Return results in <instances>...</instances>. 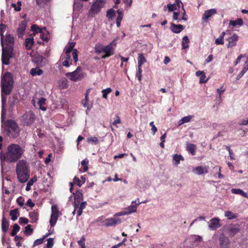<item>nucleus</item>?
Masks as SVG:
<instances>
[{"label":"nucleus","instance_id":"obj_1","mask_svg":"<svg viewBox=\"0 0 248 248\" xmlns=\"http://www.w3.org/2000/svg\"><path fill=\"white\" fill-rule=\"evenodd\" d=\"M13 76L10 72H6L1 77V128L3 132L11 138L17 137L20 132L19 127L14 121L9 120L5 122L3 121L6 114L4 108L6 96L10 94L13 87Z\"/></svg>","mask_w":248,"mask_h":248},{"label":"nucleus","instance_id":"obj_2","mask_svg":"<svg viewBox=\"0 0 248 248\" xmlns=\"http://www.w3.org/2000/svg\"><path fill=\"white\" fill-rule=\"evenodd\" d=\"M25 150L23 147L17 144L12 143L8 146L6 151L0 152L1 172H3L4 162L13 163L20 159L24 154Z\"/></svg>","mask_w":248,"mask_h":248},{"label":"nucleus","instance_id":"obj_3","mask_svg":"<svg viewBox=\"0 0 248 248\" xmlns=\"http://www.w3.org/2000/svg\"><path fill=\"white\" fill-rule=\"evenodd\" d=\"M5 46H4L3 39H1L2 46L1 60L3 64L8 65L9 64V59L13 57L12 52L14 43V37L10 34L7 35L5 37Z\"/></svg>","mask_w":248,"mask_h":248},{"label":"nucleus","instance_id":"obj_4","mask_svg":"<svg viewBox=\"0 0 248 248\" xmlns=\"http://www.w3.org/2000/svg\"><path fill=\"white\" fill-rule=\"evenodd\" d=\"M16 171L20 183H24L28 181L30 177V166L25 160L21 159L17 162Z\"/></svg>","mask_w":248,"mask_h":248},{"label":"nucleus","instance_id":"obj_5","mask_svg":"<svg viewBox=\"0 0 248 248\" xmlns=\"http://www.w3.org/2000/svg\"><path fill=\"white\" fill-rule=\"evenodd\" d=\"M118 40V37L115 38L111 43L107 46H103V53L105 54L102 57V59H105L114 54V49L117 45V41Z\"/></svg>","mask_w":248,"mask_h":248},{"label":"nucleus","instance_id":"obj_6","mask_svg":"<svg viewBox=\"0 0 248 248\" xmlns=\"http://www.w3.org/2000/svg\"><path fill=\"white\" fill-rule=\"evenodd\" d=\"M65 76L73 81L80 80L84 78L82 69L79 66L74 71L66 73Z\"/></svg>","mask_w":248,"mask_h":248},{"label":"nucleus","instance_id":"obj_7","mask_svg":"<svg viewBox=\"0 0 248 248\" xmlns=\"http://www.w3.org/2000/svg\"><path fill=\"white\" fill-rule=\"evenodd\" d=\"M35 119L34 114L31 111L26 112L22 116V123L24 125L29 126L34 123Z\"/></svg>","mask_w":248,"mask_h":248},{"label":"nucleus","instance_id":"obj_8","mask_svg":"<svg viewBox=\"0 0 248 248\" xmlns=\"http://www.w3.org/2000/svg\"><path fill=\"white\" fill-rule=\"evenodd\" d=\"M106 0H96L92 5L90 13L92 15L98 14L104 6Z\"/></svg>","mask_w":248,"mask_h":248},{"label":"nucleus","instance_id":"obj_9","mask_svg":"<svg viewBox=\"0 0 248 248\" xmlns=\"http://www.w3.org/2000/svg\"><path fill=\"white\" fill-rule=\"evenodd\" d=\"M60 214V213L57 205H53L51 206V214L49 220L51 227H53L55 225Z\"/></svg>","mask_w":248,"mask_h":248},{"label":"nucleus","instance_id":"obj_10","mask_svg":"<svg viewBox=\"0 0 248 248\" xmlns=\"http://www.w3.org/2000/svg\"><path fill=\"white\" fill-rule=\"evenodd\" d=\"M121 220L120 218L114 217H113L105 219L103 221L102 223L103 225L105 226L109 227L115 226L117 224L121 223Z\"/></svg>","mask_w":248,"mask_h":248},{"label":"nucleus","instance_id":"obj_11","mask_svg":"<svg viewBox=\"0 0 248 248\" xmlns=\"http://www.w3.org/2000/svg\"><path fill=\"white\" fill-rule=\"evenodd\" d=\"M219 219L217 217H215L211 219L208 222V227L211 230H216L220 227L219 223Z\"/></svg>","mask_w":248,"mask_h":248},{"label":"nucleus","instance_id":"obj_12","mask_svg":"<svg viewBox=\"0 0 248 248\" xmlns=\"http://www.w3.org/2000/svg\"><path fill=\"white\" fill-rule=\"evenodd\" d=\"M238 39V36L236 34H233L232 36L229 37L227 39L228 41L227 47L230 48L235 46L236 45Z\"/></svg>","mask_w":248,"mask_h":248},{"label":"nucleus","instance_id":"obj_13","mask_svg":"<svg viewBox=\"0 0 248 248\" xmlns=\"http://www.w3.org/2000/svg\"><path fill=\"white\" fill-rule=\"evenodd\" d=\"M193 172L197 175H202L204 173H207L208 172V167L198 166L194 168L192 170Z\"/></svg>","mask_w":248,"mask_h":248},{"label":"nucleus","instance_id":"obj_14","mask_svg":"<svg viewBox=\"0 0 248 248\" xmlns=\"http://www.w3.org/2000/svg\"><path fill=\"white\" fill-rule=\"evenodd\" d=\"M217 13V10L216 9H212L210 10H206L204 12V14L202 15V19L206 21L208 20V19L211 17L213 15L216 14Z\"/></svg>","mask_w":248,"mask_h":248},{"label":"nucleus","instance_id":"obj_15","mask_svg":"<svg viewBox=\"0 0 248 248\" xmlns=\"http://www.w3.org/2000/svg\"><path fill=\"white\" fill-rule=\"evenodd\" d=\"M226 230L230 235H234L239 232V226L237 225H231L228 226Z\"/></svg>","mask_w":248,"mask_h":248},{"label":"nucleus","instance_id":"obj_16","mask_svg":"<svg viewBox=\"0 0 248 248\" xmlns=\"http://www.w3.org/2000/svg\"><path fill=\"white\" fill-rule=\"evenodd\" d=\"M142 202H139L138 203H136V201H133L132 204L125 209V211L127 213V215L130 214L132 213H135L137 211V208L138 205L141 204Z\"/></svg>","mask_w":248,"mask_h":248},{"label":"nucleus","instance_id":"obj_17","mask_svg":"<svg viewBox=\"0 0 248 248\" xmlns=\"http://www.w3.org/2000/svg\"><path fill=\"white\" fill-rule=\"evenodd\" d=\"M26 23L24 21L21 22L19 24L17 30V32L19 38H22L25 31L26 29Z\"/></svg>","mask_w":248,"mask_h":248},{"label":"nucleus","instance_id":"obj_18","mask_svg":"<svg viewBox=\"0 0 248 248\" xmlns=\"http://www.w3.org/2000/svg\"><path fill=\"white\" fill-rule=\"evenodd\" d=\"M33 61L38 65H45L46 63V59L40 54H37L35 56Z\"/></svg>","mask_w":248,"mask_h":248},{"label":"nucleus","instance_id":"obj_19","mask_svg":"<svg viewBox=\"0 0 248 248\" xmlns=\"http://www.w3.org/2000/svg\"><path fill=\"white\" fill-rule=\"evenodd\" d=\"M171 31L176 33H180L184 29V27L182 25H176L174 23H171Z\"/></svg>","mask_w":248,"mask_h":248},{"label":"nucleus","instance_id":"obj_20","mask_svg":"<svg viewBox=\"0 0 248 248\" xmlns=\"http://www.w3.org/2000/svg\"><path fill=\"white\" fill-rule=\"evenodd\" d=\"M220 245L222 248H226L229 244V239L223 234L220 235L219 238Z\"/></svg>","mask_w":248,"mask_h":248},{"label":"nucleus","instance_id":"obj_21","mask_svg":"<svg viewBox=\"0 0 248 248\" xmlns=\"http://www.w3.org/2000/svg\"><path fill=\"white\" fill-rule=\"evenodd\" d=\"M193 118H194L193 115H188L182 118L179 121L178 125L180 126L183 124H184L190 122Z\"/></svg>","mask_w":248,"mask_h":248},{"label":"nucleus","instance_id":"obj_22","mask_svg":"<svg viewBox=\"0 0 248 248\" xmlns=\"http://www.w3.org/2000/svg\"><path fill=\"white\" fill-rule=\"evenodd\" d=\"M9 222L7 220L5 217L3 216L1 223V229L2 232H6L9 228Z\"/></svg>","mask_w":248,"mask_h":248},{"label":"nucleus","instance_id":"obj_23","mask_svg":"<svg viewBox=\"0 0 248 248\" xmlns=\"http://www.w3.org/2000/svg\"><path fill=\"white\" fill-rule=\"evenodd\" d=\"M43 73V70L40 69L39 67L31 68L30 70V74L32 76H34L36 75L40 76Z\"/></svg>","mask_w":248,"mask_h":248},{"label":"nucleus","instance_id":"obj_24","mask_svg":"<svg viewBox=\"0 0 248 248\" xmlns=\"http://www.w3.org/2000/svg\"><path fill=\"white\" fill-rule=\"evenodd\" d=\"M184 160V157L180 155L175 154L173 155V161L174 162V164L176 166L180 164L181 160Z\"/></svg>","mask_w":248,"mask_h":248},{"label":"nucleus","instance_id":"obj_25","mask_svg":"<svg viewBox=\"0 0 248 248\" xmlns=\"http://www.w3.org/2000/svg\"><path fill=\"white\" fill-rule=\"evenodd\" d=\"M29 216L31 223H35L38 220V214L37 212L32 211L29 213Z\"/></svg>","mask_w":248,"mask_h":248},{"label":"nucleus","instance_id":"obj_26","mask_svg":"<svg viewBox=\"0 0 248 248\" xmlns=\"http://www.w3.org/2000/svg\"><path fill=\"white\" fill-rule=\"evenodd\" d=\"M146 62L145 57L142 54H139L138 58V67H141L142 65Z\"/></svg>","mask_w":248,"mask_h":248},{"label":"nucleus","instance_id":"obj_27","mask_svg":"<svg viewBox=\"0 0 248 248\" xmlns=\"http://www.w3.org/2000/svg\"><path fill=\"white\" fill-rule=\"evenodd\" d=\"M25 46L27 49H30L33 45V39L32 38H27L25 42Z\"/></svg>","mask_w":248,"mask_h":248},{"label":"nucleus","instance_id":"obj_28","mask_svg":"<svg viewBox=\"0 0 248 248\" xmlns=\"http://www.w3.org/2000/svg\"><path fill=\"white\" fill-rule=\"evenodd\" d=\"M39 36L43 40L45 41H48V34L45 28L43 29V31L39 33Z\"/></svg>","mask_w":248,"mask_h":248},{"label":"nucleus","instance_id":"obj_29","mask_svg":"<svg viewBox=\"0 0 248 248\" xmlns=\"http://www.w3.org/2000/svg\"><path fill=\"white\" fill-rule=\"evenodd\" d=\"M230 25L235 26L236 25L242 26L243 25V21L241 18H237L235 20H231L229 23Z\"/></svg>","mask_w":248,"mask_h":248},{"label":"nucleus","instance_id":"obj_30","mask_svg":"<svg viewBox=\"0 0 248 248\" xmlns=\"http://www.w3.org/2000/svg\"><path fill=\"white\" fill-rule=\"evenodd\" d=\"M232 193L240 195L243 196L244 197H247L248 195L246 193L244 192L242 190L240 189H235L233 188L231 190Z\"/></svg>","mask_w":248,"mask_h":248},{"label":"nucleus","instance_id":"obj_31","mask_svg":"<svg viewBox=\"0 0 248 248\" xmlns=\"http://www.w3.org/2000/svg\"><path fill=\"white\" fill-rule=\"evenodd\" d=\"M189 43V39L187 36H184L182 39V49H185L188 47V44Z\"/></svg>","mask_w":248,"mask_h":248},{"label":"nucleus","instance_id":"obj_32","mask_svg":"<svg viewBox=\"0 0 248 248\" xmlns=\"http://www.w3.org/2000/svg\"><path fill=\"white\" fill-rule=\"evenodd\" d=\"M59 85L61 89H65L68 87V80L65 78H62L59 82Z\"/></svg>","mask_w":248,"mask_h":248},{"label":"nucleus","instance_id":"obj_33","mask_svg":"<svg viewBox=\"0 0 248 248\" xmlns=\"http://www.w3.org/2000/svg\"><path fill=\"white\" fill-rule=\"evenodd\" d=\"M10 215L11 216V219L13 221H15L17 219L18 216H19V213L17 209H15L12 210L10 212Z\"/></svg>","mask_w":248,"mask_h":248},{"label":"nucleus","instance_id":"obj_34","mask_svg":"<svg viewBox=\"0 0 248 248\" xmlns=\"http://www.w3.org/2000/svg\"><path fill=\"white\" fill-rule=\"evenodd\" d=\"M46 99L45 98L42 97L39 99L37 103L40 108L43 111L46 110V108L43 106L46 104Z\"/></svg>","mask_w":248,"mask_h":248},{"label":"nucleus","instance_id":"obj_35","mask_svg":"<svg viewBox=\"0 0 248 248\" xmlns=\"http://www.w3.org/2000/svg\"><path fill=\"white\" fill-rule=\"evenodd\" d=\"M50 0H36V4L40 8H45Z\"/></svg>","mask_w":248,"mask_h":248},{"label":"nucleus","instance_id":"obj_36","mask_svg":"<svg viewBox=\"0 0 248 248\" xmlns=\"http://www.w3.org/2000/svg\"><path fill=\"white\" fill-rule=\"evenodd\" d=\"M76 43L75 42L69 43L67 46L65 47V53H70L73 50V48L75 46Z\"/></svg>","mask_w":248,"mask_h":248},{"label":"nucleus","instance_id":"obj_37","mask_svg":"<svg viewBox=\"0 0 248 248\" xmlns=\"http://www.w3.org/2000/svg\"><path fill=\"white\" fill-rule=\"evenodd\" d=\"M115 15V11L113 9H109L107 12L106 16L108 19H112Z\"/></svg>","mask_w":248,"mask_h":248},{"label":"nucleus","instance_id":"obj_38","mask_svg":"<svg viewBox=\"0 0 248 248\" xmlns=\"http://www.w3.org/2000/svg\"><path fill=\"white\" fill-rule=\"evenodd\" d=\"M225 216L229 219H235L237 217V216L236 214H234L230 211L225 212Z\"/></svg>","mask_w":248,"mask_h":248},{"label":"nucleus","instance_id":"obj_39","mask_svg":"<svg viewBox=\"0 0 248 248\" xmlns=\"http://www.w3.org/2000/svg\"><path fill=\"white\" fill-rule=\"evenodd\" d=\"M195 146L193 144H188L187 145V151L192 155H194L195 154Z\"/></svg>","mask_w":248,"mask_h":248},{"label":"nucleus","instance_id":"obj_40","mask_svg":"<svg viewBox=\"0 0 248 248\" xmlns=\"http://www.w3.org/2000/svg\"><path fill=\"white\" fill-rule=\"evenodd\" d=\"M112 92V89L110 88H108L104 89L102 91V97L104 99H107L108 97V94Z\"/></svg>","mask_w":248,"mask_h":248},{"label":"nucleus","instance_id":"obj_41","mask_svg":"<svg viewBox=\"0 0 248 248\" xmlns=\"http://www.w3.org/2000/svg\"><path fill=\"white\" fill-rule=\"evenodd\" d=\"M103 46H102L100 44L96 45L94 47L95 52L98 54H100L103 52Z\"/></svg>","mask_w":248,"mask_h":248},{"label":"nucleus","instance_id":"obj_42","mask_svg":"<svg viewBox=\"0 0 248 248\" xmlns=\"http://www.w3.org/2000/svg\"><path fill=\"white\" fill-rule=\"evenodd\" d=\"M43 29L39 28V27L36 25H33L31 26V30L33 32V34L40 33L43 31Z\"/></svg>","mask_w":248,"mask_h":248},{"label":"nucleus","instance_id":"obj_43","mask_svg":"<svg viewBox=\"0 0 248 248\" xmlns=\"http://www.w3.org/2000/svg\"><path fill=\"white\" fill-rule=\"evenodd\" d=\"M191 240L194 243H200L202 241V237L200 235H194L191 237Z\"/></svg>","mask_w":248,"mask_h":248},{"label":"nucleus","instance_id":"obj_44","mask_svg":"<svg viewBox=\"0 0 248 248\" xmlns=\"http://www.w3.org/2000/svg\"><path fill=\"white\" fill-rule=\"evenodd\" d=\"M20 229L19 226L17 224H15L13 226V230L11 233V235L13 236H15L16 233L19 232Z\"/></svg>","mask_w":248,"mask_h":248},{"label":"nucleus","instance_id":"obj_45","mask_svg":"<svg viewBox=\"0 0 248 248\" xmlns=\"http://www.w3.org/2000/svg\"><path fill=\"white\" fill-rule=\"evenodd\" d=\"M33 232V229L31 228V225H28L25 228V233L27 235H30Z\"/></svg>","mask_w":248,"mask_h":248},{"label":"nucleus","instance_id":"obj_46","mask_svg":"<svg viewBox=\"0 0 248 248\" xmlns=\"http://www.w3.org/2000/svg\"><path fill=\"white\" fill-rule=\"evenodd\" d=\"M88 99H86L85 97L84 100L82 102V105L84 107L87 108V110H90L92 108V104L88 105Z\"/></svg>","mask_w":248,"mask_h":248},{"label":"nucleus","instance_id":"obj_47","mask_svg":"<svg viewBox=\"0 0 248 248\" xmlns=\"http://www.w3.org/2000/svg\"><path fill=\"white\" fill-rule=\"evenodd\" d=\"M6 28V26L4 25L3 23L0 24V35L1 36V39L2 40L4 38L3 32L5 31Z\"/></svg>","mask_w":248,"mask_h":248},{"label":"nucleus","instance_id":"obj_48","mask_svg":"<svg viewBox=\"0 0 248 248\" xmlns=\"http://www.w3.org/2000/svg\"><path fill=\"white\" fill-rule=\"evenodd\" d=\"M169 12H172L177 9V6L175 4H169L167 5Z\"/></svg>","mask_w":248,"mask_h":248},{"label":"nucleus","instance_id":"obj_49","mask_svg":"<svg viewBox=\"0 0 248 248\" xmlns=\"http://www.w3.org/2000/svg\"><path fill=\"white\" fill-rule=\"evenodd\" d=\"M87 141L89 142H91L92 143H94V144H97L98 143V139L95 137L88 138Z\"/></svg>","mask_w":248,"mask_h":248},{"label":"nucleus","instance_id":"obj_50","mask_svg":"<svg viewBox=\"0 0 248 248\" xmlns=\"http://www.w3.org/2000/svg\"><path fill=\"white\" fill-rule=\"evenodd\" d=\"M49 234H47L46 235V236H45L44 237L42 238H40V239H38L37 240H36L34 242V243H33V246H37V245H40L41 244H42L44 242V238L48 236Z\"/></svg>","mask_w":248,"mask_h":248},{"label":"nucleus","instance_id":"obj_51","mask_svg":"<svg viewBox=\"0 0 248 248\" xmlns=\"http://www.w3.org/2000/svg\"><path fill=\"white\" fill-rule=\"evenodd\" d=\"M73 183L79 186H81L83 182L77 177L75 176L73 179Z\"/></svg>","mask_w":248,"mask_h":248},{"label":"nucleus","instance_id":"obj_52","mask_svg":"<svg viewBox=\"0 0 248 248\" xmlns=\"http://www.w3.org/2000/svg\"><path fill=\"white\" fill-rule=\"evenodd\" d=\"M207 81H208V79H206L205 74L203 72V74L200 76V83H205Z\"/></svg>","mask_w":248,"mask_h":248},{"label":"nucleus","instance_id":"obj_53","mask_svg":"<svg viewBox=\"0 0 248 248\" xmlns=\"http://www.w3.org/2000/svg\"><path fill=\"white\" fill-rule=\"evenodd\" d=\"M142 68L141 67H138V71L136 73V77L138 78V80L140 81L141 80L142 77Z\"/></svg>","mask_w":248,"mask_h":248},{"label":"nucleus","instance_id":"obj_54","mask_svg":"<svg viewBox=\"0 0 248 248\" xmlns=\"http://www.w3.org/2000/svg\"><path fill=\"white\" fill-rule=\"evenodd\" d=\"M215 44L217 45H223L224 44V39L222 36H219L215 40Z\"/></svg>","mask_w":248,"mask_h":248},{"label":"nucleus","instance_id":"obj_55","mask_svg":"<svg viewBox=\"0 0 248 248\" xmlns=\"http://www.w3.org/2000/svg\"><path fill=\"white\" fill-rule=\"evenodd\" d=\"M46 247L47 248H52L53 246V239L49 238L47 240Z\"/></svg>","mask_w":248,"mask_h":248},{"label":"nucleus","instance_id":"obj_56","mask_svg":"<svg viewBox=\"0 0 248 248\" xmlns=\"http://www.w3.org/2000/svg\"><path fill=\"white\" fill-rule=\"evenodd\" d=\"M72 56L75 62H77L78 61V57L77 50L76 49H73L72 52Z\"/></svg>","mask_w":248,"mask_h":248},{"label":"nucleus","instance_id":"obj_57","mask_svg":"<svg viewBox=\"0 0 248 248\" xmlns=\"http://www.w3.org/2000/svg\"><path fill=\"white\" fill-rule=\"evenodd\" d=\"M16 202L17 204L21 207L23 206L24 205V199L22 197H18L17 200Z\"/></svg>","mask_w":248,"mask_h":248},{"label":"nucleus","instance_id":"obj_58","mask_svg":"<svg viewBox=\"0 0 248 248\" xmlns=\"http://www.w3.org/2000/svg\"><path fill=\"white\" fill-rule=\"evenodd\" d=\"M149 125L152 127L151 130L152 131L153 135H155L157 129L154 124V122H151Z\"/></svg>","mask_w":248,"mask_h":248},{"label":"nucleus","instance_id":"obj_59","mask_svg":"<svg viewBox=\"0 0 248 248\" xmlns=\"http://www.w3.org/2000/svg\"><path fill=\"white\" fill-rule=\"evenodd\" d=\"M85 238L84 236H82L81 238V239L79 241H78V243L80 247H82V246L85 245Z\"/></svg>","mask_w":248,"mask_h":248},{"label":"nucleus","instance_id":"obj_60","mask_svg":"<svg viewBox=\"0 0 248 248\" xmlns=\"http://www.w3.org/2000/svg\"><path fill=\"white\" fill-rule=\"evenodd\" d=\"M19 221L20 224H27L28 223L29 220L27 218L24 217H20Z\"/></svg>","mask_w":248,"mask_h":248},{"label":"nucleus","instance_id":"obj_61","mask_svg":"<svg viewBox=\"0 0 248 248\" xmlns=\"http://www.w3.org/2000/svg\"><path fill=\"white\" fill-rule=\"evenodd\" d=\"M127 215V213H126V211H125V210H124L122 212H120L116 213L114 215V217H117L124 216V215Z\"/></svg>","mask_w":248,"mask_h":248},{"label":"nucleus","instance_id":"obj_62","mask_svg":"<svg viewBox=\"0 0 248 248\" xmlns=\"http://www.w3.org/2000/svg\"><path fill=\"white\" fill-rule=\"evenodd\" d=\"M37 181V177L34 176L28 182L29 185H33V183Z\"/></svg>","mask_w":248,"mask_h":248},{"label":"nucleus","instance_id":"obj_63","mask_svg":"<svg viewBox=\"0 0 248 248\" xmlns=\"http://www.w3.org/2000/svg\"><path fill=\"white\" fill-rule=\"evenodd\" d=\"M26 204L27 206H28L31 208H32L35 205L34 203L32 202L31 200L30 199H29L28 200Z\"/></svg>","mask_w":248,"mask_h":248},{"label":"nucleus","instance_id":"obj_64","mask_svg":"<svg viewBox=\"0 0 248 248\" xmlns=\"http://www.w3.org/2000/svg\"><path fill=\"white\" fill-rule=\"evenodd\" d=\"M121 123L120 118L119 117L117 116V119L114 120L113 122V125H116L118 124H120Z\"/></svg>","mask_w":248,"mask_h":248}]
</instances>
